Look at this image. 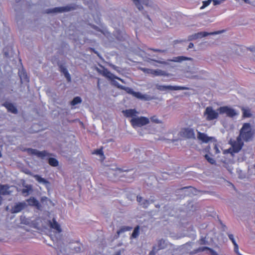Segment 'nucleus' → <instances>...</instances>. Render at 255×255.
Returning a JSON list of instances; mask_svg holds the SVG:
<instances>
[{
  "mask_svg": "<svg viewBox=\"0 0 255 255\" xmlns=\"http://www.w3.org/2000/svg\"><path fill=\"white\" fill-rule=\"evenodd\" d=\"M49 164L52 166H57L58 165V161L54 158H50L48 160Z\"/></svg>",
  "mask_w": 255,
  "mask_h": 255,
  "instance_id": "nucleus-29",
  "label": "nucleus"
},
{
  "mask_svg": "<svg viewBox=\"0 0 255 255\" xmlns=\"http://www.w3.org/2000/svg\"><path fill=\"white\" fill-rule=\"evenodd\" d=\"M70 7L69 6H63V7H57L52 9H49L47 10V13H57L62 12L64 11H68L70 10Z\"/></svg>",
  "mask_w": 255,
  "mask_h": 255,
  "instance_id": "nucleus-13",
  "label": "nucleus"
},
{
  "mask_svg": "<svg viewBox=\"0 0 255 255\" xmlns=\"http://www.w3.org/2000/svg\"><path fill=\"white\" fill-rule=\"evenodd\" d=\"M18 73L19 77L20 78V80L22 83L28 82L29 80L27 78V75L23 70L19 71Z\"/></svg>",
  "mask_w": 255,
  "mask_h": 255,
  "instance_id": "nucleus-22",
  "label": "nucleus"
},
{
  "mask_svg": "<svg viewBox=\"0 0 255 255\" xmlns=\"http://www.w3.org/2000/svg\"><path fill=\"white\" fill-rule=\"evenodd\" d=\"M211 1H212V0H208L207 1H204L203 2V5L201 7V8L203 9V8H204L205 7H206V6H208L210 4Z\"/></svg>",
  "mask_w": 255,
  "mask_h": 255,
  "instance_id": "nucleus-33",
  "label": "nucleus"
},
{
  "mask_svg": "<svg viewBox=\"0 0 255 255\" xmlns=\"http://www.w3.org/2000/svg\"><path fill=\"white\" fill-rule=\"evenodd\" d=\"M193 46H194L193 43H190L189 44V46H188V48L189 49L192 48L193 47Z\"/></svg>",
  "mask_w": 255,
  "mask_h": 255,
  "instance_id": "nucleus-41",
  "label": "nucleus"
},
{
  "mask_svg": "<svg viewBox=\"0 0 255 255\" xmlns=\"http://www.w3.org/2000/svg\"><path fill=\"white\" fill-rule=\"evenodd\" d=\"M33 177L37 182L40 184L44 185L47 189H49L50 187V183L47 180L38 175H35Z\"/></svg>",
  "mask_w": 255,
  "mask_h": 255,
  "instance_id": "nucleus-16",
  "label": "nucleus"
},
{
  "mask_svg": "<svg viewBox=\"0 0 255 255\" xmlns=\"http://www.w3.org/2000/svg\"><path fill=\"white\" fill-rule=\"evenodd\" d=\"M98 71L105 77L112 80L113 84L115 86L114 84V81H115L114 79L117 78V76H115L106 69H103L102 70L98 69Z\"/></svg>",
  "mask_w": 255,
  "mask_h": 255,
  "instance_id": "nucleus-11",
  "label": "nucleus"
},
{
  "mask_svg": "<svg viewBox=\"0 0 255 255\" xmlns=\"http://www.w3.org/2000/svg\"><path fill=\"white\" fill-rule=\"evenodd\" d=\"M214 148V150H215V152L216 153H219L220 152V150L219 149V148H218V147L216 145H215Z\"/></svg>",
  "mask_w": 255,
  "mask_h": 255,
  "instance_id": "nucleus-39",
  "label": "nucleus"
},
{
  "mask_svg": "<svg viewBox=\"0 0 255 255\" xmlns=\"http://www.w3.org/2000/svg\"><path fill=\"white\" fill-rule=\"evenodd\" d=\"M4 106L7 109L8 111L10 112L13 114H16L17 113V109L13 104L9 103H6L4 104Z\"/></svg>",
  "mask_w": 255,
  "mask_h": 255,
  "instance_id": "nucleus-21",
  "label": "nucleus"
},
{
  "mask_svg": "<svg viewBox=\"0 0 255 255\" xmlns=\"http://www.w3.org/2000/svg\"><path fill=\"white\" fill-rule=\"evenodd\" d=\"M27 202L30 206H35L38 209L40 208L41 205L40 203H39L38 201L34 197L30 198L27 200Z\"/></svg>",
  "mask_w": 255,
  "mask_h": 255,
  "instance_id": "nucleus-18",
  "label": "nucleus"
},
{
  "mask_svg": "<svg viewBox=\"0 0 255 255\" xmlns=\"http://www.w3.org/2000/svg\"><path fill=\"white\" fill-rule=\"evenodd\" d=\"M47 200H48V198L46 197H42L41 199L42 202H44L45 201Z\"/></svg>",
  "mask_w": 255,
  "mask_h": 255,
  "instance_id": "nucleus-40",
  "label": "nucleus"
},
{
  "mask_svg": "<svg viewBox=\"0 0 255 255\" xmlns=\"http://www.w3.org/2000/svg\"><path fill=\"white\" fill-rule=\"evenodd\" d=\"M246 3H249V0H243Z\"/></svg>",
  "mask_w": 255,
  "mask_h": 255,
  "instance_id": "nucleus-46",
  "label": "nucleus"
},
{
  "mask_svg": "<svg viewBox=\"0 0 255 255\" xmlns=\"http://www.w3.org/2000/svg\"><path fill=\"white\" fill-rule=\"evenodd\" d=\"M218 111L220 114L225 115L226 116L230 118H234L239 114V113L237 111L229 106L221 107L218 108Z\"/></svg>",
  "mask_w": 255,
  "mask_h": 255,
  "instance_id": "nucleus-5",
  "label": "nucleus"
},
{
  "mask_svg": "<svg viewBox=\"0 0 255 255\" xmlns=\"http://www.w3.org/2000/svg\"><path fill=\"white\" fill-rule=\"evenodd\" d=\"M198 38L197 33H195L189 37V39L190 40H193L197 39Z\"/></svg>",
  "mask_w": 255,
  "mask_h": 255,
  "instance_id": "nucleus-36",
  "label": "nucleus"
},
{
  "mask_svg": "<svg viewBox=\"0 0 255 255\" xmlns=\"http://www.w3.org/2000/svg\"><path fill=\"white\" fill-rule=\"evenodd\" d=\"M181 135L183 137L188 138H195V133L194 130L191 128H185L182 129L181 131Z\"/></svg>",
  "mask_w": 255,
  "mask_h": 255,
  "instance_id": "nucleus-9",
  "label": "nucleus"
},
{
  "mask_svg": "<svg viewBox=\"0 0 255 255\" xmlns=\"http://www.w3.org/2000/svg\"><path fill=\"white\" fill-rule=\"evenodd\" d=\"M121 171V170L120 169H118L117 170H116L115 172L117 173L118 172H119Z\"/></svg>",
  "mask_w": 255,
  "mask_h": 255,
  "instance_id": "nucleus-45",
  "label": "nucleus"
},
{
  "mask_svg": "<svg viewBox=\"0 0 255 255\" xmlns=\"http://www.w3.org/2000/svg\"><path fill=\"white\" fill-rule=\"evenodd\" d=\"M116 79H118V80H120V81H121V82H122L123 83H125V82H124V80H123V79H121V78H119V77H117V78H116Z\"/></svg>",
  "mask_w": 255,
  "mask_h": 255,
  "instance_id": "nucleus-43",
  "label": "nucleus"
},
{
  "mask_svg": "<svg viewBox=\"0 0 255 255\" xmlns=\"http://www.w3.org/2000/svg\"><path fill=\"white\" fill-rule=\"evenodd\" d=\"M167 27L171 26V23H170L169 24H167Z\"/></svg>",
  "mask_w": 255,
  "mask_h": 255,
  "instance_id": "nucleus-49",
  "label": "nucleus"
},
{
  "mask_svg": "<svg viewBox=\"0 0 255 255\" xmlns=\"http://www.w3.org/2000/svg\"><path fill=\"white\" fill-rule=\"evenodd\" d=\"M205 157L206 159V160L211 164H214L215 163V160H214V159L212 157L210 156L209 155L206 154L205 155Z\"/></svg>",
  "mask_w": 255,
  "mask_h": 255,
  "instance_id": "nucleus-31",
  "label": "nucleus"
},
{
  "mask_svg": "<svg viewBox=\"0 0 255 255\" xmlns=\"http://www.w3.org/2000/svg\"><path fill=\"white\" fill-rule=\"evenodd\" d=\"M22 192H23V193H25V192H27V190H26V189H23V190Z\"/></svg>",
  "mask_w": 255,
  "mask_h": 255,
  "instance_id": "nucleus-47",
  "label": "nucleus"
},
{
  "mask_svg": "<svg viewBox=\"0 0 255 255\" xmlns=\"http://www.w3.org/2000/svg\"><path fill=\"white\" fill-rule=\"evenodd\" d=\"M95 154H97V155H103V152L100 149H99V150H96L94 153Z\"/></svg>",
  "mask_w": 255,
  "mask_h": 255,
  "instance_id": "nucleus-38",
  "label": "nucleus"
},
{
  "mask_svg": "<svg viewBox=\"0 0 255 255\" xmlns=\"http://www.w3.org/2000/svg\"><path fill=\"white\" fill-rule=\"evenodd\" d=\"M156 88L157 90L161 91H165L167 90H185L189 89L188 87L185 86L161 85L159 84L156 85Z\"/></svg>",
  "mask_w": 255,
  "mask_h": 255,
  "instance_id": "nucleus-7",
  "label": "nucleus"
},
{
  "mask_svg": "<svg viewBox=\"0 0 255 255\" xmlns=\"http://www.w3.org/2000/svg\"><path fill=\"white\" fill-rule=\"evenodd\" d=\"M249 173L250 175L254 174L255 175V165H253L249 167Z\"/></svg>",
  "mask_w": 255,
  "mask_h": 255,
  "instance_id": "nucleus-32",
  "label": "nucleus"
},
{
  "mask_svg": "<svg viewBox=\"0 0 255 255\" xmlns=\"http://www.w3.org/2000/svg\"><path fill=\"white\" fill-rule=\"evenodd\" d=\"M191 58H187L183 56H178L177 57L174 58L173 59L171 60V61L176 62H180L183 60H190Z\"/></svg>",
  "mask_w": 255,
  "mask_h": 255,
  "instance_id": "nucleus-27",
  "label": "nucleus"
},
{
  "mask_svg": "<svg viewBox=\"0 0 255 255\" xmlns=\"http://www.w3.org/2000/svg\"><path fill=\"white\" fill-rule=\"evenodd\" d=\"M114 84L116 86L118 87L119 88L125 90L128 93L132 95L135 98L144 100V101H149L150 100V97L146 94H142L140 92H136L133 91V90L130 88L126 87L122 85H121L118 82L114 81Z\"/></svg>",
  "mask_w": 255,
  "mask_h": 255,
  "instance_id": "nucleus-3",
  "label": "nucleus"
},
{
  "mask_svg": "<svg viewBox=\"0 0 255 255\" xmlns=\"http://www.w3.org/2000/svg\"><path fill=\"white\" fill-rule=\"evenodd\" d=\"M207 241L205 239V238H202V239H201L199 241V244H201V245H204V244H207Z\"/></svg>",
  "mask_w": 255,
  "mask_h": 255,
  "instance_id": "nucleus-37",
  "label": "nucleus"
},
{
  "mask_svg": "<svg viewBox=\"0 0 255 255\" xmlns=\"http://www.w3.org/2000/svg\"><path fill=\"white\" fill-rule=\"evenodd\" d=\"M132 229L131 227L128 226H124L118 232V234H120L123 232L128 231L131 230Z\"/></svg>",
  "mask_w": 255,
  "mask_h": 255,
  "instance_id": "nucleus-30",
  "label": "nucleus"
},
{
  "mask_svg": "<svg viewBox=\"0 0 255 255\" xmlns=\"http://www.w3.org/2000/svg\"><path fill=\"white\" fill-rule=\"evenodd\" d=\"M133 1L139 10H141L143 8L140 3H143L146 7L152 6V2L149 0H133Z\"/></svg>",
  "mask_w": 255,
  "mask_h": 255,
  "instance_id": "nucleus-10",
  "label": "nucleus"
},
{
  "mask_svg": "<svg viewBox=\"0 0 255 255\" xmlns=\"http://www.w3.org/2000/svg\"><path fill=\"white\" fill-rule=\"evenodd\" d=\"M220 33H221V32L218 31H215V32H200L197 33V34L198 38H201L202 37H205V36H207L208 35L218 34Z\"/></svg>",
  "mask_w": 255,
  "mask_h": 255,
  "instance_id": "nucleus-20",
  "label": "nucleus"
},
{
  "mask_svg": "<svg viewBox=\"0 0 255 255\" xmlns=\"http://www.w3.org/2000/svg\"><path fill=\"white\" fill-rule=\"evenodd\" d=\"M242 140L243 139L239 136L237 137L236 140L231 139L230 140V144L231 147L225 150V152L230 153L232 155H233L234 153L239 152L244 145V142Z\"/></svg>",
  "mask_w": 255,
  "mask_h": 255,
  "instance_id": "nucleus-4",
  "label": "nucleus"
},
{
  "mask_svg": "<svg viewBox=\"0 0 255 255\" xmlns=\"http://www.w3.org/2000/svg\"><path fill=\"white\" fill-rule=\"evenodd\" d=\"M219 112L213 109L212 107H207L204 113V116L207 121H212L216 119L219 117Z\"/></svg>",
  "mask_w": 255,
  "mask_h": 255,
  "instance_id": "nucleus-6",
  "label": "nucleus"
},
{
  "mask_svg": "<svg viewBox=\"0 0 255 255\" xmlns=\"http://www.w3.org/2000/svg\"><path fill=\"white\" fill-rule=\"evenodd\" d=\"M81 251V249H80V247H77V248H76V252H79V251Z\"/></svg>",
  "mask_w": 255,
  "mask_h": 255,
  "instance_id": "nucleus-44",
  "label": "nucleus"
},
{
  "mask_svg": "<svg viewBox=\"0 0 255 255\" xmlns=\"http://www.w3.org/2000/svg\"><path fill=\"white\" fill-rule=\"evenodd\" d=\"M197 137L199 140L202 141L204 142H207L212 139V137H209L207 136V134L204 133H201L200 132H198Z\"/></svg>",
  "mask_w": 255,
  "mask_h": 255,
  "instance_id": "nucleus-19",
  "label": "nucleus"
},
{
  "mask_svg": "<svg viewBox=\"0 0 255 255\" xmlns=\"http://www.w3.org/2000/svg\"><path fill=\"white\" fill-rule=\"evenodd\" d=\"M50 227L55 230L57 233H60L62 232V229L60 225L53 219L52 221L49 222Z\"/></svg>",
  "mask_w": 255,
  "mask_h": 255,
  "instance_id": "nucleus-17",
  "label": "nucleus"
},
{
  "mask_svg": "<svg viewBox=\"0 0 255 255\" xmlns=\"http://www.w3.org/2000/svg\"><path fill=\"white\" fill-rule=\"evenodd\" d=\"M28 151L29 153L42 158L49 155L48 153L45 150L40 151L37 149L30 148L28 149Z\"/></svg>",
  "mask_w": 255,
  "mask_h": 255,
  "instance_id": "nucleus-12",
  "label": "nucleus"
},
{
  "mask_svg": "<svg viewBox=\"0 0 255 255\" xmlns=\"http://www.w3.org/2000/svg\"><path fill=\"white\" fill-rule=\"evenodd\" d=\"M123 113L127 117H131L130 121L132 126L133 128L140 127L146 125L149 123L148 118L144 117H137V112L134 109H129L124 111Z\"/></svg>",
  "mask_w": 255,
  "mask_h": 255,
  "instance_id": "nucleus-1",
  "label": "nucleus"
},
{
  "mask_svg": "<svg viewBox=\"0 0 255 255\" xmlns=\"http://www.w3.org/2000/svg\"><path fill=\"white\" fill-rule=\"evenodd\" d=\"M227 168L228 170L230 173H232V170H233V168H232V167H227Z\"/></svg>",
  "mask_w": 255,
  "mask_h": 255,
  "instance_id": "nucleus-42",
  "label": "nucleus"
},
{
  "mask_svg": "<svg viewBox=\"0 0 255 255\" xmlns=\"http://www.w3.org/2000/svg\"><path fill=\"white\" fill-rule=\"evenodd\" d=\"M242 110L243 111V115L244 118H250L252 116V114L249 108L243 107L242 108Z\"/></svg>",
  "mask_w": 255,
  "mask_h": 255,
  "instance_id": "nucleus-25",
  "label": "nucleus"
},
{
  "mask_svg": "<svg viewBox=\"0 0 255 255\" xmlns=\"http://www.w3.org/2000/svg\"><path fill=\"white\" fill-rule=\"evenodd\" d=\"M26 206L25 202H19L16 203L11 209V212L16 213L20 212Z\"/></svg>",
  "mask_w": 255,
  "mask_h": 255,
  "instance_id": "nucleus-15",
  "label": "nucleus"
},
{
  "mask_svg": "<svg viewBox=\"0 0 255 255\" xmlns=\"http://www.w3.org/2000/svg\"><path fill=\"white\" fill-rule=\"evenodd\" d=\"M137 201L138 202L139 204L142 206L143 208H147L149 205L152 203V200H147L143 199L142 197L140 196H137L136 198Z\"/></svg>",
  "mask_w": 255,
  "mask_h": 255,
  "instance_id": "nucleus-14",
  "label": "nucleus"
},
{
  "mask_svg": "<svg viewBox=\"0 0 255 255\" xmlns=\"http://www.w3.org/2000/svg\"><path fill=\"white\" fill-rule=\"evenodd\" d=\"M158 247L157 248H156V247H153L152 252H156V251H157L158 250L162 249L164 248L165 246V240H164L163 239H160V240H158Z\"/></svg>",
  "mask_w": 255,
  "mask_h": 255,
  "instance_id": "nucleus-23",
  "label": "nucleus"
},
{
  "mask_svg": "<svg viewBox=\"0 0 255 255\" xmlns=\"http://www.w3.org/2000/svg\"><path fill=\"white\" fill-rule=\"evenodd\" d=\"M60 69H61V71L63 73V74L64 75L65 77L67 79V81L68 82L70 81H71L70 75L68 73V71L67 70V69H66V68L63 67H60Z\"/></svg>",
  "mask_w": 255,
  "mask_h": 255,
  "instance_id": "nucleus-26",
  "label": "nucleus"
},
{
  "mask_svg": "<svg viewBox=\"0 0 255 255\" xmlns=\"http://www.w3.org/2000/svg\"><path fill=\"white\" fill-rule=\"evenodd\" d=\"M56 249L58 251V250H59V248L57 247L56 248Z\"/></svg>",
  "mask_w": 255,
  "mask_h": 255,
  "instance_id": "nucleus-51",
  "label": "nucleus"
},
{
  "mask_svg": "<svg viewBox=\"0 0 255 255\" xmlns=\"http://www.w3.org/2000/svg\"><path fill=\"white\" fill-rule=\"evenodd\" d=\"M58 255H60V253L58 252Z\"/></svg>",
  "mask_w": 255,
  "mask_h": 255,
  "instance_id": "nucleus-52",
  "label": "nucleus"
},
{
  "mask_svg": "<svg viewBox=\"0 0 255 255\" xmlns=\"http://www.w3.org/2000/svg\"><path fill=\"white\" fill-rule=\"evenodd\" d=\"M140 69L144 73L153 75L154 76H168V74L165 71L160 69L154 70L145 68H141Z\"/></svg>",
  "mask_w": 255,
  "mask_h": 255,
  "instance_id": "nucleus-8",
  "label": "nucleus"
},
{
  "mask_svg": "<svg viewBox=\"0 0 255 255\" xmlns=\"http://www.w3.org/2000/svg\"><path fill=\"white\" fill-rule=\"evenodd\" d=\"M115 255H121V254L120 252H118Z\"/></svg>",
  "mask_w": 255,
  "mask_h": 255,
  "instance_id": "nucleus-48",
  "label": "nucleus"
},
{
  "mask_svg": "<svg viewBox=\"0 0 255 255\" xmlns=\"http://www.w3.org/2000/svg\"><path fill=\"white\" fill-rule=\"evenodd\" d=\"M82 102L81 98L79 97H75L73 100L71 102V104L72 106H75L78 104L81 103Z\"/></svg>",
  "mask_w": 255,
  "mask_h": 255,
  "instance_id": "nucleus-28",
  "label": "nucleus"
},
{
  "mask_svg": "<svg viewBox=\"0 0 255 255\" xmlns=\"http://www.w3.org/2000/svg\"><path fill=\"white\" fill-rule=\"evenodd\" d=\"M140 234V227L137 226L133 230L132 233L130 236V239H136Z\"/></svg>",
  "mask_w": 255,
  "mask_h": 255,
  "instance_id": "nucleus-24",
  "label": "nucleus"
},
{
  "mask_svg": "<svg viewBox=\"0 0 255 255\" xmlns=\"http://www.w3.org/2000/svg\"><path fill=\"white\" fill-rule=\"evenodd\" d=\"M254 130L250 123H244L240 130L238 136L245 141H250L253 137Z\"/></svg>",
  "mask_w": 255,
  "mask_h": 255,
  "instance_id": "nucleus-2",
  "label": "nucleus"
},
{
  "mask_svg": "<svg viewBox=\"0 0 255 255\" xmlns=\"http://www.w3.org/2000/svg\"><path fill=\"white\" fill-rule=\"evenodd\" d=\"M228 237H229V238L230 239V240L232 242V243L234 245H235L237 244V243L236 242V241L234 239L233 235L229 234L228 235Z\"/></svg>",
  "mask_w": 255,
  "mask_h": 255,
  "instance_id": "nucleus-35",
  "label": "nucleus"
},
{
  "mask_svg": "<svg viewBox=\"0 0 255 255\" xmlns=\"http://www.w3.org/2000/svg\"><path fill=\"white\" fill-rule=\"evenodd\" d=\"M150 120L153 123H155L156 124L160 123V121L159 120H158V118H157V117L155 116L151 117Z\"/></svg>",
  "mask_w": 255,
  "mask_h": 255,
  "instance_id": "nucleus-34",
  "label": "nucleus"
},
{
  "mask_svg": "<svg viewBox=\"0 0 255 255\" xmlns=\"http://www.w3.org/2000/svg\"><path fill=\"white\" fill-rule=\"evenodd\" d=\"M154 51H160V50H158V49H155V50H153Z\"/></svg>",
  "mask_w": 255,
  "mask_h": 255,
  "instance_id": "nucleus-50",
  "label": "nucleus"
}]
</instances>
